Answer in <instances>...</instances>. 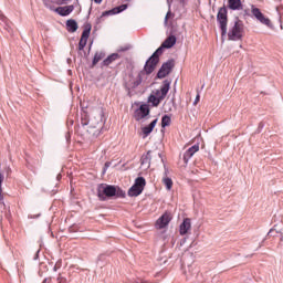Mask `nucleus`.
I'll use <instances>...</instances> for the list:
<instances>
[{
  "instance_id": "7c9ffc66",
  "label": "nucleus",
  "mask_w": 283,
  "mask_h": 283,
  "mask_svg": "<svg viewBox=\"0 0 283 283\" xmlns=\"http://www.w3.org/2000/svg\"><path fill=\"white\" fill-rule=\"evenodd\" d=\"M57 283H67V279H65L63 276H59L57 277Z\"/></svg>"
},
{
  "instance_id": "e433bc0d",
  "label": "nucleus",
  "mask_w": 283,
  "mask_h": 283,
  "mask_svg": "<svg viewBox=\"0 0 283 283\" xmlns=\"http://www.w3.org/2000/svg\"><path fill=\"white\" fill-rule=\"evenodd\" d=\"M181 3H185V1H187V0H179Z\"/></svg>"
},
{
  "instance_id": "9b49d317",
  "label": "nucleus",
  "mask_w": 283,
  "mask_h": 283,
  "mask_svg": "<svg viewBox=\"0 0 283 283\" xmlns=\"http://www.w3.org/2000/svg\"><path fill=\"white\" fill-rule=\"evenodd\" d=\"M90 32H92V27L87 25L82 32V36L78 43V50H85V45H87V40L90 39Z\"/></svg>"
},
{
  "instance_id": "c756f323",
  "label": "nucleus",
  "mask_w": 283,
  "mask_h": 283,
  "mask_svg": "<svg viewBox=\"0 0 283 283\" xmlns=\"http://www.w3.org/2000/svg\"><path fill=\"white\" fill-rule=\"evenodd\" d=\"M275 233H277V232L275 231V229H271V230L269 231L268 235H269V238H275Z\"/></svg>"
},
{
  "instance_id": "f03ea898",
  "label": "nucleus",
  "mask_w": 283,
  "mask_h": 283,
  "mask_svg": "<svg viewBox=\"0 0 283 283\" xmlns=\"http://www.w3.org/2000/svg\"><path fill=\"white\" fill-rule=\"evenodd\" d=\"M244 35V23L242 21L237 20L233 27L228 32L229 41H240Z\"/></svg>"
},
{
  "instance_id": "4468645a",
  "label": "nucleus",
  "mask_w": 283,
  "mask_h": 283,
  "mask_svg": "<svg viewBox=\"0 0 283 283\" xmlns=\"http://www.w3.org/2000/svg\"><path fill=\"white\" fill-rule=\"evenodd\" d=\"M189 231H191V219L186 218L179 227V233L180 235H187Z\"/></svg>"
},
{
  "instance_id": "5701e85b",
  "label": "nucleus",
  "mask_w": 283,
  "mask_h": 283,
  "mask_svg": "<svg viewBox=\"0 0 283 283\" xmlns=\"http://www.w3.org/2000/svg\"><path fill=\"white\" fill-rule=\"evenodd\" d=\"M161 182L165 185V187L168 191H171V187H174V180H171V178L167 177V175H166L163 178Z\"/></svg>"
},
{
  "instance_id": "f257e3e1",
  "label": "nucleus",
  "mask_w": 283,
  "mask_h": 283,
  "mask_svg": "<svg viewBox=\"0 0 283 283\" xmlns=\"http://www.w3.org/2000/svg\"><path fill=\"white\" fill-rule=\"evenodd\" d=\"M97 196L99 200H106V198H114V196H116L117 198H125V191L116 186L101 184L97 187Z\"/></svg>"
},
{
  "instance_id": "cd10ccee",
  "label": "nucleus",
  "mask_w": 283,
  "mask_h": 283,
  "mask_svg": "<svg viewBox=\"0 0 283 283\" xmlns=\"http://www.w3.org/2000/svg\"><path fill=\"white\" fill-rule=\"evenodd\" d=\"M171 17H174V13H171V10H168L166 17H165V25H167L169 19H171Z\"/></svg>"
},
{
  "instance_id": "39448f33",
  "label": "nucleus",
  "mask_w": 283,
  "mask_h": 283,
  "mask_svg": "<svg viewBox=\"0 0 283 283\" xmlns=\"http://www.w3.org/2000/svg\"><path fill=\"white\" fill-rule=\"evenodd\" d=\"M251 12L253 17L260 21V23H262L263 25H268V28H271V19L265 17L264 13H262V11L259 8L252 6Z\"/></svg>"
},
{
  "instance_id": "473e14b6",
  "label": "nucleus",
  "mask_w": 283,
  "mask_h": 283,
  "mask_svg": "<svg viewBox=\"0 0 283 283\" xmlns=\"http://www.w3.org/2000/svg\"><path fill=\"white\" fill-rule=\"evenodd\" d=\"M93 1V3H96V6H101V3H103V0H91Z\"/></svg>"
},
{
  "instance_id": "a878e982",
  "label": "nucleus",
  "mask_w": 283,
  "mask_h": 283,
  "mask_svg": "<svg viewBox=\"0 0 283 283\" xmlns=\"http://www.w3.org/2000/svg\"><path fill=\"white\" fill-rule=\"evenodd\" d=\"M81 125L85 127L86 125H90V115L87 113H84L81 117Z\"/></svg>"
},
{
  "instance_id": "b1692460",
  "label": "nucleus",
  "mask_w": 283,
  "mask_h": 283,
  "mask_svg": "<svg viewBox=\"0 0 283 283\" xmlns=\"http://www.w3.org/2000/svg\"><path fill=\"white\" fill-rule=\"evenodd\" d=\"M148 103H151L154 107H158L161 102L156 95H150L148 97Z\"/></svg>"
},
{
  "instance_id": "2f4dec72",
  "label": "nucleus",
  "mask_w": 283,
  "mask_h": 283,
  "mask_svg": "<svg viewBox=\"0 0 283 283\" xmlns=\"http://www.w3.org/2000/svg\"><path fill=\"white\" fill-rule=\"evenodd\" d=\"M197 103H200V94H197L193 105H196Z\"/></svg>"
},
{
  "instance_id": "6e6552de",
  "label": "nucleus",
  "mask_w": 283,
  "mask_h": 283,
  "mask_svg": "<svg viewBox=\"0 0 283 283\" xmlns=\"http://www.w3.org/2000/svg\"><path fill=\"white\" fill-rule=\"evenodd\" d=\"M143 76H145V71L139 72L135 77L130 75L129 81L126 84L127 87H129V90H136V87L143 83Z\"/></svg>"
},
{
  "instance_id": "bb28decb",
  "label": "nucleus",
  "mask_w": 283,
  "mask_h": 283,
  "mask_svg": "<svg viewBox=\"0 0 283 283\" xmlns=\"http://www.w3.org/2000/svg\"><path fill=\"white\" fill-rule=\"evenodd\" d=\"M151 160V150H148L146 155H143L142 157V165H145V163H149Z\"/></svg>"
},
{
  "instance_id": "c85d7f7f",
  "label": "nucleus",
  "mask_w": 283,
  "mask_h": 283,
  "mask_svg": "<svg viewBox=\"0 0 283 283\" xmlns=\"http://www.w3.org/2000/svg\"><path fill=\"white\" fill-rule=\"evenodd\" d=\"M160 54H163V46L158 48L155 53L153 54V56H156L157 59H160Z\"/></svg>"
},
{
  "instance_id": "6ab92c4d",
  "label": "nucleus",
  "mask_w": 283,
  "mask_h": 283,
  "mask_svg": "<svg viewBox=\"0 0 283 283\" xmlns=\"http://www.w3.org/2000/svg\"><path fill=\"white\" fill-rule=\"evenodd\" d=\"M228 8L230 10H242V0H228Z\"/></svg>"
},
{
  "instance_id": "c9c22d12",
  "label": "nucleus",
  "mask_w": 283,
  "mask_h": 283,
  "mask_svg": "<svg viewBox=\"0 0 283 283\" xmlns=\"http://www.w3.org/2000/svg\"><path fill=\"white\" fill-rule=\"evenodd\" d=\"M105 167H106V168L109 167V163H106V164H105Z\"/></svg>"
},
{
  "instance_id": "a211bd4d",
  "label": "nucleus",
  "mask_w": 283,
  "mask_h": 283,
  "mask_svg": "<svg viewBox=\"0 0 283 283\" xmlns=\"http://www.w3.org/2000/svg\"><path fill=\"white\" fill-rule=\"evenodd\" d=\"M176 41L175 35H170L161 43V48L169 50V48H174V45H176Z\"/></svg>"
},
{
  "instance_id": "1a4fd4ad",
  "label": "nucleus",
  "mask_w": 283,
  "mask_h": 283,
  "mask_svg": "<svg viewBox=\"0 0 283 283\" xmlns=\"http://www.w3.org/2000/svg\"><path fill=\"white\" fill-rule=\"evenodd\" d=\"M171 70H174V61L164 63L157 73V77L165 78V76H169Z\"/></svg>"
},
{
  "instance_id": "423d86ee",
  "label": "nucleus",
  "mask_w": 283,
  "mask_h": 283,
  "mask_svg": "<svg viewBox=\"0 0 283 283\" xmlns=\"http://www.w3.org/2000/svg\"><path fill=\"white\" fill-rule=\"evenodd\" d=\"M170 85H171V82H169V80H165L160 90H157L155 92V96L159 99V102L163 103V101H165V98L167 97V94H169Z\"/></svg>"
},
{
  "instance_id": "f3484780",
  "label": "nucleus",
  "mask_w": 283,
  "mask_h": 283,
  "mask_svg": "<svg viewBox=\"0 0 283 283\" xmlns=\"http://www.w3.org/2000/svg\"><path fill=\"white\" fill-rule=\"evenodd\" d=\"M157 123H158V119H154L148 126H145L142 128L144 138H147V136L154 132V127H156Z\"/></svg>"
},
{
  "instance_id": "7ed1b4c3",
  "label": "nucleus",
  "mask_w": 283,
  "mask_h": 283,
  "mask_svg": "<svg viewBox=\"0 0 283 283\" xmlns=\"http://www.w3.org/2000/svg\"><path fill=\"white\" fill-rule=\"evenodd\" d=\"M147 185V181L145 180V177H138L135 180V184L129 188L128 196L130 198H136L143 193L145 190V186Z\"/></svg>"
},
{
  "instance_id": "20e7f679",
  "label": "nucleus",
  "mask_w": 283,
  "mask_h": 283,
  "mask_svg": "<svg viewBox=\"0 0 283 283\" xmlns=\"http://www.w3.org/2000/svg\"><path fill=\"white\" fill-rule=\"evenodd\" d=\"M217 21L220 25L221 34H227V24L229 23L227 7H221L217 14Z\"/></svg>"
},
{
  "instance_id": "ddd939ff",
  "label": "nucleus",
  "mask_w": 283,
  "mask_h": 283,
  "mask_svg": "<svg viewBox=\"0 0 283 283\" xmlns=\"http://www.w3.org/2000/svg\"><path fill=\"white\" fill-rule=\"evenodd\" d=\"M171 213L165 212L157 221L156 227L158 229H165L171 222Z\"/></svg>"
},
{
  "instance_id": "dca6fc26",
  "label": "nucleus",
  "mask_w": 283,
  "mask_h": 283,
  "mask_svg": "<svg viewBox=\"0 0 283 283\" xmlns=\"http://www.w3.org/2000/svg\"><path fill=\"white\" fill-rule=\"evenodd\" d=\"M56 12L61 17H67L69 14H72V12H74V6L59 7L56 9Z\"/></svg>"
},
{
  "instance_id": "0eeeda50",
  "label": "nucleus",
  "mask_w": 283,
  "mask_h": 283,
  "mask_svg": "<svg viewBox=\"0 0 283 283\" xmlns=\"http://www.w3.org/2000/svg\"><path fill=\"white\" fill-rule=\"evenodd\" d=\"M159 61V57L151 55L144 66V74H151L154 70H156V65H158Z\"/></svg>"
},
{
  "instance_id": "4c0bfd02",
  "label": "nucleus",
  "mask_w": 283,
  "mask_h": 283,
  "mask_svg": "<svg viewBox=\"0 0 283 283\" xmlns=\"http://www.w3.org/2000/svg\"><path fill=\"white\" fill-rule=\"evenodd\" d=\"M42 283H48V280L45 279Z\"/></svg>"
},
{
  "instance_id": "aec40b11",
  "label": "nucleus",
  "mask_w": 283,
  "mask_h": 283,
  "mask_svg": "<svg viewBox=\"0 0 283 283\" xmlns=\"http://www.w3.org/2000/svg\"><path fill=\"white\" fill-rule=\"evenodd\" d=\"M117 59H120L118 53H113V54L108 55L107 59H105L103 61L102 65L107 67V65H112V63H114V61H117Z\"/></svg>"
},
{
  "instance_id": "2eb2a0df",
  "label": "nucleus",
  "mask_w": 283,
  "mask_h": 283,
  "mask_svg": "<svg viewBox=\"0 0 283 283\" xmlns=\"http://www.w3.org/2000/svg\"><path fill=\"white\" fill-rule=\"evenodd\" d=\"M126 8H127V4H122L119 7H115L112 10L104 11L102 13V17H113V14H120V12H125Z\"/></svg>"
},
{
  "instance_id": "9d476101",
  "label": "nucleus",
  "mask_w": 283,
  "mask_h": 283,
  "mask_svg": "<svg viewBox=\"0 0 283 283\" xmlns=\"http://www.w3.org/2000/svg\"><path fill=\"white\" fill-rule=\"evenodd\" d=\"M146 116H149V105L142 104L134 113L135 120H143Z\"/></svg>"
},
{
  "instance_id": "4be33fe9",
  "label": "nucleus",
  "mask_w": 283,
  "mask_h": 283,
  "mask_svg": "<svg viewBox=\"0 0 283 283\" xmlns=\"http://www.w3.org/2000/svg\"><path fill=\"white\" fill-rule=\"evenodd\" d=\"M103 59H105V52L97 51L93 59V66L97 65L99 63V61H103Z\"/></svg>"
},
{
  "instance_id": "f8f14e48",
  "label": "nucleus",
  "mask_w": 283,
  "mask_h": 283,
  "mask_svg": "<svg viewBox=\"0 0 283 283\" xmlns=\"http://www.w3.org/2000/svg\"><path fill=\"white\" fill-rule=\"evenodd\" d=\"M197 151H200V145L196 144L188 148L184 154V163L187 165L191 158H193V155L197 154Z\"/></svg>"
},
{
  "instance_id": "72a5a7b5",
  "label": "nucleus",
  "mask_w": 283,
  "mask_h": 283,
  "mask_svg": "<svg viewBox=\"0 0 283 283\" xmlns=\"http://www.w3.org/2000/svg\"><path fill=\"white\" fill-rule=\"evenodd\" d=\"M169 8H171V3H174V0H167Z\"/></svg>"
},
{
  "instance_id": "412c9836",
  "label": "nucleus",
  "mask_w": 283,
  "mask_h": 283,
  "mask_svg": "<svg viewBox=\"0 0 283 283\" xmlns=\"http://www.w3.org/2000/svg\"><path fill=\"white\" fill-rule=\"evenodd\" d=\"M66 30L67 32H76V30H78V23H76V20H67Z\"/></svg>"
},
{
  "instance_id": "393cba45",
  "label": "nucleus",
  "mask_w": 283,
  "mask_h": 283,
  "mask_svg": "<svg viewBox=\"0 0 283 283\" xmlns=\"http://www.w3.org/2000/svg\"><path fill=\"white\" fill-rule=\"evenodd\" d=\"M171 125V117L169 115H164L161 118V127H169Z\"/></svg>"
},
{
  "instance_id": "f704fd0d",
  "label": "nucleus",
  "mask_w": 283,
  "mask_h": 283,
  "mask_svg": "<svg viewBox=\"0 0 283 283\" xmlns=\"http://www.w3.org/2000/svg\"><path fill=\"white\" fill-rule=\"evenodd\" d=\"M140 283H150L149 281L142 280Z\"/></svg>"
},
{
  "instance_id": "58836bf2",
  "label": "nucleus",
  "mask_w": 283,
  "mask_h": 283,
  "mask_svg": "<svg viewBox=\"0 0 283 283\" xmlns=\"http://www.w3.org/2000/svg\"><path fill=\"white\" fill-rule=\"evenodd\" d=\"M54 271H56V268H54Z\"/></svg>"
}]
</instances>
